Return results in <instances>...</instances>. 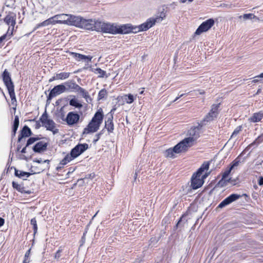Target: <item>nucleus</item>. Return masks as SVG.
<instances>
[{
  "instance_id": "obj_1",
  "label": "nucleus",
  "mask_w": 263,
  "mask_h": 263,
  "mask_svg": "<svg viewBox=\"0 0 263 263\" xmlns=\"http://www.w3.org/2000/svg\"><path fill=\"white\" fill-rule=\"evenodd\" d=\"M103 117L104 115L102 109H99L95 113L87 126L84 128L83 134L87 135L97 132L103 122Z\"/></svg>"
},
{
  "instance_id": "obj_2",
  "label": "nucleus",
  "mask_w": 263,
  "mask_h": 263,
  "mask_svg": "<svg viewBox=\"0 0 263 263\" xmlns=\"http://www.w3.org/2000/svg\"><path fill=\"white\" fill-rule=\"evenodd\" d=\"M203 126V125L200 123L197 126L191 128L188 131V137L180 141L187 150L195 144L196 140L200 137V130Z\"/></svg>"
},
{
  "instance_id": "obj_3",
  "label": "nucleus",
  "mask_w": 263,
  "mask_h": 263,
  "mask_svg": "<svg viewBox=\"0 0 263 263\" xmlns=\"http://www.w3.org/2000/svg\"><path fill=\"white\" fill-rule=\"evenodd\" d=\"M209 168V163L208 162H204L196 172L193 175L191 179V187L193 189L196 190L202 185L204 181L201 178V176L203 172L205 170H208Z\"/></svg>"
},
{
  "instance_id": "obj_4",
  "label": "nucleus",
  "mask_w": 263,
  "mask_h": 263,
  "mask_svg": "<svg viewBox=\"0 0 263 263\" xmlns=\"http://www.w3.org/2000/svg\"><path fill=\"white\" fill-rule=\"evenodd\" d=\"M2 77L4 83L8 89L11 103L13 105L15 104L16 99L14 92V86L11 80L10 74L7 69L4 71L2 74Z\"/></svg>"
},
{
  "instance_id": "obj_5",
  "label": "nucleus",
  "mask_w": 263,
  "mask_h": 263,
  "mask_svg": "<svg viewBox=\"0 0 263 263\" xmlns=\"http://www.w3.org/2000/svg\"><path fill=\"white\" fill-rule=\"evenodd\" d=\"M4 22L9 26V27L7 33L0 37L1 41H3L7 37L10 39L12 35L14 28L16 24V15L13 13L8 14L5 17Z\"/></svg>"
},
{
  "instance_id": "obj_6",
  "label": "nucleus",
  "mask_w": 263,
  "mask_h": 263,
  "mask_svg": "<svg viewBox=\"0 0 263 263\" xmlns=\"http://www.w3.org/2000/svg\"><path fill=\"white\" fill-rule=\"evenodd\" d=\"M166 11L164 8L159 13V15L155 17H150L146 21L141 24V28L142 30H148L152 27L156 23H160L166 17Z\"/></svg>"
},
{
  "instance_id": "obj_7",
  "label": "nucleus",
  "mask_w": 263,
  "mask_h": 263,
  "mask_svg": "<svg viewBox=\"0 0 263 263\" xmlns=\"http://www.w3.org/2000/svg\"><path fill=\"white\" fill-rule=\"evenodd\" d=\"M141 26V24L134 26L129 24L120 26L117 25L116 34H128L131 32L137 33L140 31H146V30H142Z\"/></svg>"
},
{
  "instance_id": "obj_8",
  "label": "nucleus",
  "mask_w": 263,
  "mask_h": 263,
  "mask_svg": "<svg viewBox=\"0 0 263 263\" xmlns=\"http://www.w3.org/2000/svg\"><path fill=\"white\" fill-rule=\"evenodd\" d=\"M98 22L99 20L95 19H86L82 17L79 28L97 31Z\"/></svg>"
},
{
  "instance_id": "obj_9",
  "label": "nucleus",
  "mask_w": 263,
  "mask_h": 263,
  "mask_svg": "<svg viewBox=\"0 0 263 263\" xmlns=\"http://www.w3.org/2000/svg\"><path fill=\"white\" fill-rule=\"evenodd\" d=\"M97 27V31L98 32H102L112 34H116L117 25H115L114 24L105 23L99 21Z\"/></svg>"
},
{
  "instance_id": "obj_10",
  "label": "nucleus",
  "mask_w": 263,
  "mask_h": 263,
  "mask_svg": "<svg viewBox=\"0 0 263 263\" xmlns=\"http://www.w3.org/2000/svg\"><path fill=\"white\" fill-rule=\"evenodd\" d=\"M40 120L42 122L43 126L47 130L52 131L53 134L58 132V129H54L55 125L54 122L52 119H48V116L46 111L41 116Z\"/></svg>"
},
{
  "instance_id": "obj_11",
  "label": "nucleus",
  "mask_w": 263,
  "mask_h": 263,
  "mask_svg": "<svg viewBox=\"0 0 263 263\" xmlns=\"http://www.w3.org/2000/svg\"><path fill=\"white\" fill-rule=\"evenodd\" d=\"M187 150L184 146L182 143L180 142L176 144L173 148H170L164 152V155L166 158L175 157V154L186 152Z\"/></svg>"
},
{
  "instance_id": "obj_12",
  "label": "nucleus",
  "mask_w": 263,
  "mask_h": 263,
  "mask_svg": "<svg viewBox=\"0 0 263 263\" xmlns=\"http://www.w3.org/2000/svg\"><path fill=\"white\" fill-rule=\"evenodd\" d=\"M220 104H213L209 112L205 116L201 121V123L205 125L207 123L213 121L218 114V108Z\"/></svg>"
},
{
  "instance_id": "obj_13",
  "label": "nucleus",
  "mask_w": 263,
  "mask_h": 263,
  "mask_svg": "<svg viewBox=\"0 0 263 263\" xmlns=\"http://www.w3.org/2000/svg\"><path fill=\"white\" fill-rule=\"evenodd\" d=\"M215 21L213 18H209L202 23L196 29L194 33L195 35H200L203 32L210 30L214 25Z\"/></svg>"
},
{
  "instance_id": "obj_14",
  "label": "nucleus",
  "mask_w": 263,
  "mask_h": 263,
  "mask_svg": "<svg viewBox=\"0 0 263 263\" xmlns=\"http://www.w3.org/2000/svg\"><path fill=\"white\" fill-rule=\"evenodd\" d=\"M88 148V145L87 143L78 144L71 149L70 154L72 156V157L76 158Z\"/></svg>"
},
{
  "instance_id": "obj_15",
  "label": "nucleus",
  "mask_w": 263,
  "mask_h": 263,
  "mask_svg": "<svg viewBox=\"0 0 263 263\" xmlns=\"http://www.w3.org/2000/svg\"><path fill=\"white\" fill-rule=\"evenodd\" d=\"M66 90V86L64 84H60L54 86L50 91L47 97L48 100H51L53 98L62 93Z\"/></svg>"
},
{
  "instance_id": "obj_16",
  "label": "nucleus",
  "mask_w": 263,
  "mask_h": 263,
  "mask_svg": "<svg viewBox=\"0 0 263 263\" xmlns=\"http://www.w3.org/2000/svg\"><path fill=\"white\" fill-rule=\"evenodd\" d=\"M80 118V116L78 113L74 111H70L68 113L65 118V121L68 125L72 126L79 122Z\"/></svg>"
},
{
  "instance_id": "obj_17",
  "label": "nucleus",
  "mask_w": 263,
  "mask_h": 263,
  "mask_svg": "<svg viewBox=\"0 0 263 263\" xmlns=\"http://www.w3.org/2000/svg\"><path fill=\"white\" fill-rule=\"evenodd\" d=\"M241 196L240 195L232 194L221 201L218 205V207L219 208H222L231 203L233 201L237 200Z\"/></svg>"
},
{
  "instance_id": "obj_18",
  "label": "nucleus",
  "mask_w": 263,
  "mask_h": 263,
  "mask_svg": "<svg viewBox=\"0 0 263 263\" xmlns=\"http://www.w3.org/2000/svg\"><path fill=\"white\" fill-rule=\"evenodd\" d=\"M82 16L68 14L67 25L79 28Z\"/></svg>"
},
{
  "instance_id": "obj_19",
  "label": "nucleus",
  "mask_w": 263,
  "mask_h": 263,
  "mask_svg": "<svg viewBox=\"0 0 263 263\" xmlns=\"http://www.w3.org/2000/svg\"><path fill=\"white\" fill-rule=\"evenodd\" d=\"M64 85L66 86V91L69 92H77L79 86V85L73 81H67L65 83Z\"/></svg>"
},
{
  "instance_id": "obj_20",
  "label": "nucleus",
  "mask_w": 263,
  "mask_h": 263,
  "mask_svg": "<svg viewBox=\"0 0 263 263\" xmlns=\"http://www.w3.org/2000/svg\"><path fill=\"white\" fill-rule=\"evenodd\" d=\"M57 24L55 18H54V16L49 18L48 19L43 21L42 23L37 24L34 30H36L41 27L47 26L50 25H55Z\"/></svg>"
},
{
  "instance_id": "obj_21",
  "label": "nucleus",
  "mask_w": 263,
  "mask_h": 263,
  "mask_svg": "<svg viewBox=\"0 0 263 263\" xmlns=\"http://www.w3.org/2000/svg\"><path fill=\"white\" fill-rule=\"evenodd\" d=\"M74 158L72 157V156L69 154L66 155L65 157L60 161L58 166L56 167V170L59 171L61 169L64 167V165L70 162Z\"/></svg>"
},
{
  "instance_id": "obj_22",
  "label": "nucleus",
  "mask_w": 263,
  "mask_h": 263,
  "mask_svg": "<svg viewBox=\"0 0 263 263\" xmlns=\"http://www.w3.org/2000/svg\"><path fill=\"white\" fill-rule=\"evenodd\" d=\"M47 143L43 141H40L36 143L33 146V150L35 153H41L45 151L47 148Z\"/></svg>"
},
{
  "instance_id": "obj_23",
  "label": "nucleus",
  "mask_w": 263,
  "mask_h": 263,
  "mask_svg": "<svg viewBox=\"0 0 263 263\" xmlns=\"http://www.w3.org/2000/svg\"><path fill=\"white\" fill-rule=\"evenodd\" d=\"M69 53L78 61L87 60L88 62H90L92 59V57L90 55H85L73 52H70Z\"/></svg>"
},
{
  "instance_id": "obj_24",
  "label": "nucleus",
  "mask_w": 263,
  "mask_h": 263,
  "mask_svg": "<svg viewBox=\"0 0 263 263\" xmlns=\"http://www.w3.org/2000/svg\"><path fill=\"white\" fill-rule=\"evenodd\" d=\"M68 14H60L54 16L57 24L67 25Z\"/></svg>"
},
{
  "instance_id": "obj_25",
  "label": "nucleus",
  "mask_w": 263,
  "mask_h": 263,
  "mask_svg": "<svg viewBox=\"0 0 263 263\" xmlns=\"http://www.w3.org/2000/svg\"><path fill=\"white\" fill-rule=\"evenodd\" d=\"M263 118V110L254 113L253 115L249 118V121L252 123L258 122Z\"/></svg>"
},
{
  "instance_id": "obj_26",
  "label": "nucleus",
  "mask_w": 263,
  "mask_h": 263,
  "mask_svg": "<svg viewBox=\"0 0 263 263\" xmlns=\"http://www.w3.org/2000/svg\"><path fill=\"white\" fill-rule=\"evenodd\" d=\"M12 184L13 187L21 193L30 194L32 193L30 190H26L24 186L22 184H18L14 181H13Z\"/></svg>"
},
{
  "instance_id": "obj_27",
  "label": "nucleus",
  "mask_w": 263,
  "mask_h": 263,
  "mask_svg": "<svg viewBox=\"0 0 263 263\" xmlns=\"http://www.w3.org/2000/svg\"><path fill=\"white\" fill-rule=\"evenodd\" d=\"M105 128L109 133H112L114 130L113 118L107 117V120L105 122Z\"/></svg>"
},
{
  "instance_id": "obj_28",
  "label": "nucleus",
  "mask_w": 263,
  "mask_h": 263,
  "mask_svg": "<svg viewBox=\"0 0 263 263\" xmlns=\"http://www.w3.org/2000/svg\"><path fill=\"white\" fill-rule=\"evenodd\" d=\"M77 92L80 93L82 97L86 100V102L89 103L91 101V98L89 96L88 92L85 90L84 88L79 86Z\"/></svg>"
},
{
  "instance_id": "obj_29",
  "label": "nucleus",
  "mask_w": 263,
  "mask_h": 263,
  "mask_svg": "<svg viewBox=\"0 0 263 263\" xmlns=\"http://www.w3.org/2000/svg\"><path fill=\"white\" fill-rule=\"evenodd\" d=\"M69 104L70 106L74 107L77 108H81L82 107V104L79 102L78 99L76 98L75 96H72V98L69 101Z\"/></svg>"
},
{
  "instance_id": "obj_30",
  "label": "nucleus",
  "mask_w": 263,
  "mask_h": 263,
  "mask_svg": "<svg viewBox=\"0 0 263 263\" xmlns=\"http://www.w3.org/2000/svg\"><path fill=\"white\" fill-rule=\"evenodd\" d=\"M31 175V174L29 172H26L15 169V175L20 178H23L24 177L27 178Z\"/></svg>"
},
{
  "instance_id": "obj_31",
  "label": "nucleus",
  "mask_w": 263,
  "mask_h": 263,
  "mask_svg": "<svg viewBox=\"0 0 263 263\" xmlns=\"http://www.w3.org/2000/svg\"><path fill=\"white\" fill-rule=\"evenodd\" d=\"M19 125V118L17 116H15L12 127V136H15L16 131Z\"/></svg>"
},
{
  "instance_id": "obj_32",
  "label": "nucleus",
  "mask_w": 263,
  "mask_h": 263,
  "mask_svg": "<svg viewBox=\"0 0 263 263\" xmlns=\"http://www.w3.org/2000/svg\"><path fill=\"white\" fill-rule=\"evenodd\" d=\"M21 134L24 137H28L31 135L32 132L30 128L25 125L23 127Z\"/></svg>"
},
{
  "instance_id": "obj_33",
  "label": "nucleus",
  "mask_w": 263,
  "mask_h": 263,
  "mask_svg": "<svg viewBox=\"0 0 263 263\" xmlns=\"http://www.w3.org/2000/svg\"><path fill=\"white\" fill-rule=\"evenodd\" d=\"M70 74V72H66L57 73L56 74V77H57L56 79H58V80H65L69 77Z\"/></svg>"
},
{
  "instance_id": "obj_34",
  "label": "nucleus",
  "mask_w": 263,
  "mask_h": 263,
  "mask_svg": "<svg viewBox=\"0 0 263 263\" xmlns=\"http://www.w3.org/2000/svg\"><path fill=\"white\" fill-rule=\"evenodd\" d=\"M56 116L58 120L65 121V112L62 108L56 114Z\"/></svg>"
},
{
  "instance_id": "obj_35",
  "label": "nucleus",
  "mask_w": 263,
  "mask_h": 263,
  "mask_svg": "<svg viewBox=\"0 0 263 263\" xmlns=\"http://www.w3.org/2000/svg\"><path fill=\"white\" fill-rule=\"evenodd\" d=\"M63 250H64V247H63V246H60L59 248V249L55 252L54 256V258L55 259L59 260L60 259V258L61 256V253L63 252Z\"/></svg>"
},
{
  "instance_id": "obj_36",
  "label": "nucleus",
  "mask_w": 263,
  "mask_h": 263,
  "mask_svg": "<svg viewBox=\"0 0 263 263\" xmlns=\"http://www.w3.org/2000/svg\"><path fill=\"white\" fill-rule=\"evenodd\" d=\"M256 17V16L252 13L244 14L243 15H240L239 16V18H243L244 20H252Z\"/></svg>"
},
{
  "instance_id": "obj_37",
  "label": "nucleus",
  "mask_w": 263,
  "mask_h": 263,
  "mask_svg": "<svg viewBox=\"0 0 263 263\" xmlns=\"http://www.w3.org/2000/svg\"><path fill=\"white\" fill-rule=\"evenodd\" d=\"M30 223L33 226V232L35 235L37 233V226L35 218H33L31 219Z\"/></svg>"
},
{
  "instance_id": "obj_38",
  "label": "nucleus",
  "mask_w": 263,
  "mask_h": 263,
  "mask_svg": "<svg viewBox=\"0 0 263 263\" xmlns=\"http://www.w3.org/2000/svg\"><path fill=\"white\" fill-rule=\"evenodd\" d=\"M94 72H95V73L98 74L99 77H101V78L103 77L106 73V71L102 70L100 68H97L95 69Z\"/></svg>"
},
{
  "instance_id": "obj_39",
  "label": "nucleus",
  "mask_w": 263,
  "mask_h": 263,
  "mask_svg": "<svg viewBox=\"0 0 263 263\" xmlns=\"http://www.w3.org/2000/svg\"><path fill=\"white\" fill-rule=\"evenodd\" d=\"M107 94V91L106 89H101L99 92V93H98V100H100L104 98V97L105 96H106Z\"/></svg>"
},
{
  "instance_id": "obj_40",
  "label": "nucleus",
  "mask_w": 263,
  "mask_h": 263,
  "mask_svg": "<svg viewBox=\"0 0 263 263\" xmlns=\"http://www.w3.org/2000/svg\"><path fill=\"white\" fill-rule=\"evenodd\" d=\"M41 138L37 137H30L28 139V140L27 141L26 143V146H28L29 145L32 144L36 141H37L40 140Z\"/></svg>"
},
{
  "instance_id": "obj_41",
  "label": "nucleus",
  "mask_w": 263,
  "mask_h": 263,
  "mask_svg": "<svg viewBox=\"0 0 263 263\" xmlns=\"http://www.w3.org/2000/svg\"><path fill=\"white\" fill-rule=\"evenodd\" d=\"M30 254V249H29L25 253V254L24 256V259L23 261V263H29L30 262V258H29Z\"/></svg>"
},
{
  "instance_id": "obj_42",
  "label": "nucleus",
  "mask_w": 263,
  "mask_h": 263,
  "mask_svg": "<svg viewBox=\"0 0 263 263\" xmlns=\"http://www.w3.org/2000/svg\"><path fill=\"white\" fill-rule=\"evenodd\" d=\"M242 130V126H237L233 131L231 138L236 136Z\"/></svg>"
},
{
  "instance_id": "obj_43",
  "label": "nucleus",
  "mask_w": 263,
  "mask_h": 263,
  "mask_svg": "<svg viewBox=\"0 0 263 263\" xmlns=\"http://www.w3.org/2000/svg\"><path fill=\"white\" fill-rule=\"evenodd\" d=\"M104 130H101L99 133L95 135V138L93 140V143H96L100 138L101 136L103 134Z\"/></svg>"
},
{
  "instance_id": "obj_44",
  "label": "nucleus",
  "mask_w": 263,
  "mask_h": 263,
  "mask_svg": "<svg viewBox=\"0 0 263 263\" xmlns=\"http://www.w3.org/2000/svg\"><path fill=\"white\" fill-rule=\"evenodd\" d=\"M232 170L231 169L230 167L229 168L228 170H226L222 174V179L220 181H222L223 180H224L230 174L231 171Z\"/></svg>"
},
{
  "instance_id": "obj_45",
  "label": "nucleus",
  "mask_w": 263,
  "mask_h": 263,
  "mask_svg": "<svg viewBox=\"0 0 263 263\" xmlns=\"http://www.w3.org/2000/svg\"><path fill=\"white\" fill-rule=\"evenodd\" d=\"M126 97H127V99L126 100V102L127 104H131L134 102V97L133 95L128 94V95H126Z\"/></svg>"
},
{
  "instance_id": "obj_46",
  "label": "nucleus",
  "mask_w": 263,
  "mask_h": 263,
  "mask_svg": "<svg viewBox=\"0 0 263 263\" xmlns=\"http://www.w3.org/2000/svg\"><path fill=\"white\" fill-rule=\"evenodd\" d=\"M263 141V139L262 136H259L256 140L252 142L250 145H253L254 144H259L260 143L262 142Z\"/></svg>"
},
{
  "instance_id": "obj_47",
  "label": "nucleus",
  "mask_w": 263,
  "mask_h": 263,
  "mask_svg": "<svg viewBox=\"0 0 263 263\" xmlns=\"http://www.w3.org/2000/svg\"><path fill=\"white\" fill-rule=\"evenodd\" d=\"M239 161L237 159L234 160L231 163L230 167L231 169H233L234 167L237 166L239 164Z\"/></svg>"
},
{
  "instance_id": "obj_48",
  "label": "nucleus",
  "mask_w": 263,
  "mask_h": 263,
  "mask_svg": "<svg viewBox=\"0 0 263 263\" xmlns=\"http://www.w3.org/2000/svg\"><path fill=\"white\" fill-rule=\"evenodd\" d=\"M116 108H113L111 109L110 111L107 115V117L113 118V115L114 114V112L116 110Z\"/></svg>"
},
{
  "instance_id": "obj_49",
  "label": "nucleus",
  "mask_w": 263,
  "mask_h": 263,
  "mask_svg": "<svg viewBox=\"0 0 263 263\" xmlns=\"http://www.w3.org/2000/svg\"><path fill=\"white\" fill-rule=\"evenodd\" d=\"M258 184L260 186L263 185V177L260 176L259 177L258 180Z\"/></svg>"
},
{
  "instance_id": "obj_50",
  "label": "nucleus",
  "mask_w": 263,
  "mask_h": 263,
  "mask_svg": "<svg viewBox=\"0 0 263 263\" xmlns=\"http://www.w3.org/2000/svg\"><path fill=\"white\" fill-rule=\"evenodd\" d=\"M187 93H182V94H181L180 95H179L178 97H177L172 102L174 103V102H175L176 101H177L180 98L186 95Z\"/></svg>"
},
{
  "instance_id": "obj_51",
  "label": "nucleus",
  "mask_w": 263,
  "mask_h": 263,
  "mask_svg": "<svg viewBox=\"0 0 263 263\" xmlns=\"http://www.w3.org/2000/svg\"><path fill=\"white\" fill-rule=\"evenodd\" d=\"M5 220L3 218L0 217V227L3 226L4 224Z\"/></svg>"
},
{
  "instance_id": "obj_52",
  "label": "nucleus",
  "mask_w": 263,
  "mask_h": 263,
  "mask_svg": "<svg viewBox=\"0 0 263 263\" xmlns=\"http://www.w3.org/2000/svg\"><path fill=\"white\" fill-rule=\"evenodd\" d=\"M56 78H57V77H56V74H55V76H54L53 77H52L51 78H50L49 79V82H51L54 80H58V79H56Z\"/></svg>"
},
{
  "instance_id": "obj_53",
  "label": "nucleus",
  "mask_w": 263,
  "mask_h": 263,
  "mask_svg": "<svg viewBox=\"0 0 263 263\" xmlns=\"http://www.w3.org/2000/svg\"><path fill=\"white\" fill-rule=\"evenodd\" d=\"M40 127H41V124H40V123L38 121H37V122H36V124H35V128L38 129V128H39Z\"/></svg>"
},
{
  "instance_id": "obj_54",
  "label": "nucleus",
  "mask_w": 263,
  "mask_h": 263,
  "mask_svg": "<svg viewBox=\"0 0 263 263\" xmlns=\"http://www.w3.org/2000/svg\"><path fill=\"white\" fill-rule=\"evenodd\" d=\"M26 146L24 147L21 151V152L23 154H24V153H26Z\"/></svg>"
},
{
  "instance_id": "obj_55",
  "label": "nucleus",
  "mask_w": 263,
  "mask_h": 263,
  "mask_svg": "<svg viewBox=\"0 0 263 263\" xmlns=\"http://www.w3.org/2000/svg\"><path fill=\"white\" fill-rule=\"evenodd\" d=\"M86 232H85L83 234V236L82 237V240L83 242H84V241H85V234H86Z\"/></svg>"
},
{
  "instance_id": "obj_56",
  "label": "nucleus",
  "mask_w": 263,
  "mask_h": 263,
  "mask_svg": "<svg viewBox=\"0 0 263 263\" xmlns=\"http://www.w3.org/2000/svg\"><path fill=\"white\" fill-rule=\"evenodd\" d=\"M24 137V136H23V135L21 134V135L18 136V142H20L21 140H22V139Z\"/></svg>"
},
{
  "instance_id": "obj_57",
  "label": "nucleus",
  "mask_w": 263,
  "mask_h": 263,
  "mask_svg": "<svg viewBox=\"0 0 263 263\" xmlns=\"http://www.w3.org/2000/svg\"><path fill=\"white\" fill-rule=\"evenodd\" d=\"M34 162H35L38 163H41L42 162V160L41 159H36L34 160Z\"/></svg>"
},
{
  "instance_id": "obj_58",
  "label": "nucleus",
  "mask_w": 263,
  "mask_h": 263,
  "mask_svg": "<svg viewBox=\"0 0 263 263\" xmlns=\"http://www.w3.org/2000/svg\"><path fill=\"white\" fill-rule=\"evenodd\" d=\"M209 174H209H205L203 175L202 177L201 176V178L202 179H203V180L204 178H206L208 177Z\"/></svg>"
},
{
  "instance_id": "obj_59",
  "label": "nucleus",
  "mask_w": 263,
  "mask_h": 263,
  "mask_svg": "<svg viewBox=\"0 0 263 263\" xmlns=\"http://www.w3.org/2000/svg\"><path fill=\"white\" fill-rule=\"evenodd\" d=\"M263 78V72L260 73L259 75L255 77V78Z\"/></svg>"
},
{
  "instance_id": "obj_60",
  "label": "nucleus",
  "mask_w": 263,
  "mask_h": 263,
  "mask_svg": "<svg viewBox=\"0 0 263 263\" xmlns=\"http://www.w3.org/2000/svg\"><path fill=\"white\" fill-rule=\"evenodd\" d=\"M198 91H199V94L200 95H203L205 93L204 91L202 90H198Z\"/></svg>"
},
{
  "instance_id": "obj_61",
  "label": "nucleus",
  "mask_w": 263,
  "mask_h": 263,
  "mask_svg": "<svg viewBox=\"0 0 263 263\" xmlns=\"http://www.w3.org/2000/svg\"><path fill=\"white\" fill-rule=\"evenodd\" d=\"M253 82L254 83H256V82H258V80L257 79H255L254 80H253Z\"/></svg>"
},
{
  "instance_id": "obj_62",
  "label": "nucleus",
  "mask_w": 263,
  "mask_h": 263,
  "mask_svg": "<svg viewBox=\"0 0 263 263\" xmlns=\"http://www.w3.org/2000/svg\"><path fill=\"white\" fill-rule=\"evenodd\" d=\"M226 6H227V7L229 8L233 7L232 5H227Z\"/></svg>"
},
{
  "instance_id": "obj_63",
  "label": "nucleus",
  "mask_w": 263,
  "mask_h": 263,
  "mask_svg": "<svg viewBox=\"0 0 263 263\" xmlns=\"http://www.w3.org/2000/svg\"><path fill=\"white\" fill-rule=\"evenodd\" d=\"M20 148H21V146L20 145H18L17 151H19Z\"/></svg>"
},
{
  "instance_id": "obj_64",
  "label": "nucleus",
  "mask_w": 263,
  "mask_h": 263,
  "mask_svg": "<svg viewBox=\"0 0 263 263\" xmlns=\"http://www.w3.org/2000/svg\"><path fill=\"white\" fill-rule=\"evenodd\" d=\"M259 92H260V89H258L256 93H258Z\"/></svg>"
}]
</instances>
